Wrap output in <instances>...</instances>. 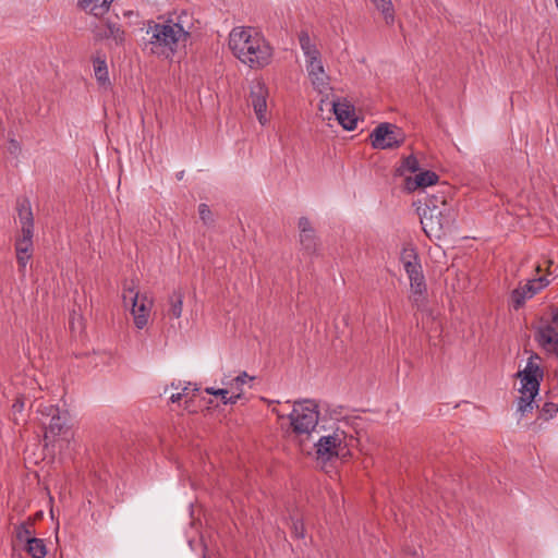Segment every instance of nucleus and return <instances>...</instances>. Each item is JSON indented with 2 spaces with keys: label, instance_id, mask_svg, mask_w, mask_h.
Here are the masks:
<instances>
[{
  "label": "nucleus",
  "instance_id": "3",
  "mask_svg": "<svg viewBox=\"0 0 558 558\" xmlns=\"http://www.w3.org/2000/svg\"><path fill=\"white\" fill-rule=\"evenodd\" d=\"M418 214L423 231L429 239H440L450 230L454 221V213L451 206L418 207Z\"/></svg>",
  "mask_w": 558,
  "mask_h": 558
},
{
  "label": "nucleus",
  "instance_id": "44",
  "mask_svg": "<svg viewBox=\"0 0 558 558\" xmlns=\"http://www.w3.org/2000/svg\"><path fill=\"white\" fill-rule=\"evenodd\" d=\"M272 412L276 413L278 415L279 418H283L284 415H281L277 409H272Z\"/></svg>",
  "mask_w": 558,
  "mask_h": 558
},
{
  "label": "nucleus",
  "instance_id": "25",
  "mask_svg": "<svg viewBox=\"0 0 558 558\" xmlns=\"http://www.w3.org/2000/svg\"><path fill=\"white\" fill-rule=\"evenodd\" d=\"M375 8L383 14L387 25L395 22V9L391 0H371Z\"/></svg>",
  "mask_w": 558,
  "mask_h": 558
},
{
  "label": "nucleus",
  "instance_id": "8",
  "mask_svg": "<svg viewBox=\"0 0 558 558\" xmlns=\"http://www.w3.org/2000/svg\"><path fill=\"white\" fill-rule=\"evenodd\" d=\"M549 284L546 276L529 280L525 284L518 287L511 292V302L515 311L521 308L527 299L533 298L542 289Z\"/></svg>",
  "mask_w": 558,
  "mask_h": 558
},
{
  "label": "nucleus",
  "instance_id": "17",
  "mask_svg": "<svg viewBox=\"0 0 558 558\" xmlns=\"http://www.w3.org/2000/svg\"><path fill=\"white\" fill-rule=\"evenodd\" d=\"M438 174L430 170H425L417 173L414 178L408 177L405 179V189L409 192H413L417 189H424L434 185L438 182Z\"/></svg>",
  "mask_w": 558,
  "mask_h": 558
},
{
  "label": "nucleus",
  "instance_id": "23",
  "mask_svg": "<svg viewBox=\"0 0 558 558\" xmlns=\"http://www.w3.org/2000/svg\"><path fill=\"white\" fill-rule=\"evenodd\" d=\"M184 293L179 289L174 290L168 298L167 315L171 318H180L183 311Z\"/></svg>",
  "mask_w": 558,
  "mask_h": 558
},
{
  "label": "nucleus",
  "instance_id": "13",
  "mask_svg": "<svg viewBox=\"0 0 558 558\" xmlns=\"http://www.w3.org/2000/svg\"><path fill=\"white\" fill-rule=\"evenodd\" d=\"M534 359H539V356L537 354L531 355L525 368L518 373L523 387L527 385L533 390L539 389V384L544 376L543 369L534 362Z\"/></svg>",
  "mask_w": 558,
  "mask_h": 558
},
{
  "label": "nucleus",
  "instance_id": "24",
  "mask_svg": "<svg viewBox=\"0 0 558 558\" xmlns=\"http://www.w3.org/2000/svg\"><path fill=\"white\" fill-rule=\"evenodd\" d=\"M299 43H300L301 49L303 50V52L306 57V60L315 59L316 57H320V52L316 48V46L312 43L307 31L300 32Z\"/></svg>",
  "mask_w": 558,
  "mask_h": 558
},
{
  "label": "nucleus",
  "instance_id": "22",
  "mask_svg": "<svg viewBox=\"0 0 558 558\" xmlns=\"http://www.w3.org/2000/svg\"><path fill=\"white\" fill-rule=\"evenodd\" d=\"M68 420V411H60L59 413H57V415H53V417L50 418V423L46 428V436L48 434L52 436L61 435L66 428Z\"/></svg>",
  "mask_w": 558,
  "mask_h": 558
},
{
  "label": "nucleus",
  "instance_id": "32",
  "mask_svg": "<svg viewBox=\"0 0 558 558\" xmlns=\"http://www.w3.org/2000/svg\"><path fill=\"white\" fill-rule=\"evenodd\" d=\"M400 260L403 264V267H407L408 263L414 264L420 259L416 250L413 246H407L403 247L400 253Z\"/></svg>",
  "mask_w": 558,
  "mask_h": 558
},
{
  "label": "nucleus",
  "instance_id": "4",
  "mask_svg": "<svg viewBox=\"0 0 558 558\" xmlns=\"http://www.w3.org/2000/svg\"><path fill=\"white\" fill-rule=\"evenodd\" d=\"M317 408L312 400L294 402L293 411L287 415L293 433L308 436L315 429L319 418Z\"/></svg>",
  "mask_w": 558,
  "mask_h": 558
},
{
  "label": "nucleus",
  "instance_id": "19",
  "mask_svg": "<svg viewBox=\"0 0 558 558\" xmlns=\"http://www.w3.org/2000/svg\"><path fill=\"white\" fill-rule=\"evenodd\" d=\"M539 389L533 390L530 386L523 387L521 384V388L519 389L521 396L518 399L517 411L521 413V415H525L527 413H532L535 404V397L537 396Z\"/></svg>",
  "mask_w": 558,
  "mask_h": 558
},
{
  "label": "nucleus",
  "instance_id": "39",
  "mask_svg": "<svg viewBox=\"0 0 558 558\" xmlns=\"http://www.w3.org/2000/svg\"><path fill=\"white\" fill-rule=\"evenodd\" d=\"M550 326L551 324L555 325L556 327H558V308L557 307H551L550 308Z\"/></svg>",
  "mask_w": 558,
  "mask_h": 558
},
{
  "label": "nucleus",
  "instance_id": "5",
  "mask_svg": "<svg viewBox=\"0 0 558 558\" xmlns=\"http://www.w3.org/2000/svg\"><path fill=\"white\" fill-rule=\"evenodd\" d=\"M315 452L318 460L330 461L332 458L344 457L348 452L347 436L343 430L337 428L331 435L322 436L315 444Z\"/></svg>",
  "mask_w": 558,
  "mask_h": 558
},
{
  "label": "nucleus",
  "instance_id": "9",
  "mask_svg": "<svg viewBox=\"0 0 558 558\" xmlns=\"http://www.w3.org/2000/svg\"><path fill=\"white\" fill-rule=\"evenodd\" d=\"M267 97L268 89L263 82H256L251 86L250 102L255 111L257 120L263 125L268 121L266 117Z\"/></svg>",
  "mask_w": 558,
  "mask_h": 558
},
{
  "label": "nucleus",
  "instance_id": "27",
  "mask_svg": "<svg viewBox=\"0 0 558 558\" xmlns=\"http://www.w3.org/2000/svg\"><path fill=\"white\" fill-rule=\"evenodd\" d=\"M442 189L444 190L437 192V194L428 195L425 198L424 206L422 208H432L433 205H435L436 207L450 206L447 202V195H446V191H445V190H448L449 187L446 184H444Z\"/></svg>",
  "mask_w": 558,
  "mask_h": 558
},
{
  "label": "nucleus",
  "instance_id": "38",
  "mask_svg": "<svg viewBox=\"0 0 558 558\" xmlns=\"http://www.w3.org/2000/svg\"><path fill=\"white\" fill-rule=\"evenodd\" d=\"M199 218L204 221V223H208L211 221V210L208 205L201 204L198 206Z\"/></svg>",
  "mask_w": 558,
  "mask_h": 558
},
{
  "label": "nucleus",
  "instance_id": "2",
  "mask_svg": "<svg viewBox=\"0 0 558 558\" xmlns=\"http://www.w3.org/2000/svg\"><path fill=\"white\" fill-rule=\"evenodd\" d=\"M146 34L149 36L146 48L151 54L165 59H171L180 47L185 46L190 38V33L172 20L162 23H149Z\"/></svg>",
  "mask_w": 558,
  "mask_h": 558
},
{
  "label": "nucleus",
  "instance_id": "43",
  "mask_svg": "<svg viewBox=\"0 0 558 558\" xmlns=\"http://www.w3.org/2000/svg\"><path fill=\"white\" fill-rule=\"evenodd\" d=\"M171 387L174 389H180L182 388V383L180 380L178 383H171Z\"/></svg>",
  "mask_w": 558,
  "mask_h": 558
},
{
  "label": "nucleus",
  "instance_id": "29",
  "mask_svg": "<svg viewBox=\"0 0 558 558\" xmlns=\"http://www.w3.org/2000/svg\"><path fill=\"white\" fill-rule=\"evenodd\" d=\"M205 392L220 398L221 402L223 404H234L239 399H241L240 392L233 393L230 397H228V395L230 392L229 389H215V388L208 387L205 389Z\"/></svg>",
  "mask_w": 558,
  "mask_h": 558
},
{
  "label": "nucleus",
  "instance_id": "6",
  "mask_svg": "<svg viewBox=\"0 0 558 558\" xmlns=\"http://www.w3.org/2000/svg\"><path fill=\"white\" fill-rule=\"evenodd\" d=\"M369 138L375 149H395L404 143L405 136L397 125L384 122L372 131Z\"/></svg>",
  "mask_w": 558,
  "mask_h": 558
},
{
  "label": "nucleus",
  "instance_id": "30",
  "mask_svg": "<svg viewBox=\"0 0 558 558\" xmlns=\"http://www.w3.org/2000/svg\"><path fill=\"white\" fill-rule=\"evenodd\" d=\"M538 409V420L543 421H549L550 418L555 417V415L558 413V404L546 401L542 405H536Z\"/></svg>",
  "mask_w": 558,
  "mask_h": 558
},
{
  "label": "nucleus",
  "instance_id": "20",
  "mask_svg": "<svg viewBox=\"0 0 558 558\" xmlns=\"http://www.w3.org/2000/svg\"><path fill=\"white\" fill-rule=\"evenodd\" d=\"M112 2L113 0H78L77 7L95 17H102L109 11Z\"/></svg>",
  "mask_w": 558,
  "mask_h": 558
},
{
  "label": "nucleus",
  "instance_id": "37",
  "mask_svg": "<svg viewBox=\"0 0 558 558\" xmlns=\"http://www.w3.org/2000/svg\"><path fill=\"white\" fill-rule=\"evenodd\" d=\"M181 389H182V393H184L185 398L189 397L191 390L193 391V396L195 395V392H197L199 390L197 385L196 384H192V383H185V385L182 386ZM191 402H192V398L185 399V409H190Z\"/></svg>",
  "mask_w": 558,
  "mask_h": 558
},
{
  "label": "nucleus",
  "instance_id": "10",
  "mask_svg": "<svg viewBox=\"0 0 558 558\" xmlns=\"http://www.w3.org/2000/svg\"><path fill=\"white\" fill-rule=\"evenodd\" d=\"M33 236L34 231H21V233L15 238L14 248L20 271L25 270L28 260L33 256Z\"/></svg>",
  "mask_w": 558,
  "mask_h": 558
},
{
  "label": "nucleus",
  "instance_id": "15",
  "mask_svg": "<svg viewBox=\"0 0 558 558\" xmlns=\"http://www.w3.org/2000/svg\"><path fill=\"white\" fill-rule=\"evenodd\" d=\"M332 109L338 122L348 131L356 128V118L351 106L341 102H332Z\"/></svg>",
  "mask_w": 558,
  "mask_h": 558
},
{
  "label": "nucleus",
  "instance_id": "40",
  "mask_svg": "<svg viewBox=\"0 0 558 558\" xmlns=\"http://www.w3.org/2000/svg\"><path fill=\"white\" fill-rule=\"evenodd\" d=\"M184 397V393L182 392H178V393H173L171 397H170V401L171 402H179L180 400H182Z\"/></svg>",
  "mask_w": 558,
  "mask_h": 558
},
{
  "label": "nucleus",
  "instance_id": "45",
  "mask_svg": "<svg viewBox=\"0 0 558 558\" xmlns=\"http://www.w3.org/2000/svg\"><path fill=\"white\" fill-rule=\"evenodd\" d=\"M541 270H542V268H541V266L538 265V266L536 267V271H537V272H539Z\"/></svg>",
  "mask_w": 558,
  "mask_h": 558
},
{
  "label": "nucleus",
  "instance_id": "21",
  "mask_svg": "<svg viewBox=\"0 0 558 558\" xmlns=\"http://www.w3.org/2000/svg\"><path fill=\"white\" fill-rule=\"evenodd\" d=\"M410 287L412 292L410 300L413 306H415L420 311L424 310L427 296L425 277L421 278V280H411Z\"/></svg>",
  "mask_w": 558,
  "mask_h": 558
},
{
  "label": "nucleus",
  "instance_id": "34",
  "mask_svg": "<svg viewBox=\"0 0 558 558\" xmlns=\"http://www.w3.org/2000/svg\"><path fill=\"white\" fill-rule=\"evenodd\" d=\"M248 378V375L243 372L242 374L238 375L235 378L231 380L230 385V392L238 393L240 392L242 395V386L246 383V379ZM252 379V377H250Z\"/></svg>",
  "mask_w": 558,
  "mask_h": 558
},
{
  "label": "nucleus",
  "instance_id": "36",
  "mask_svg": "<svg viewBox=\"0 0 558 558\" xmlns=\"http://www.w3.org/2000/svg\"><path fill=\"white\" fill-rule=\"evenodd\" d=\"M43 416L47 417H53V415H57L61 410L58 405L53 404H43L40 403L37 410Z\"/></svg>",
  "mask_w": 558,
  "mask_h": 558
},
{
  "label": "nucleus",
  "instance_id": "33",
  "mask_svg": "<svg viewBox=\"0 0 558 558\" xmlns=\"http://www.w3.org/2000/svg\"><path fill=\"white\" fill-rule=\"evenodd\" d=\"M404 270H405L410 281L411 280H421V278H424L422 265H421L420 260L414 264L408 263L407 267H404Z\"/></svg>",
  "mask_w": 558,
  "mask_h": 558
},
{
  "label": "nucleus",
  "instance_id": "35",
  "mask_svg": "<svg viewBox=\"0 0 558 558\" xmlns=\"http://www.w3.org/2000/svg\"><path fill=\"white\" fill-rule=\"evenodd\" d=\"M291 530H292V534L294 537H296V538L305 537V527H304V523L301 519H299V518L292 519Z\"/></svg>",
  "mask_w": 558,
  "mask_h": 558
},
{
  "label": "nucleus",
  "instance_id": "7",
  "mask_svg": "<svg viewBox=\"0 0 558 558\" xmlns=\"http://www.w3.org/2000/svg\"><path fill=\"white\" fill-rule=\"evenodd\" d=\"M123 300L125 303H132V315L134 324L138 329H143L148 322V314L151 306V301L146 295H140L133 289H124Z\"/></svg>",
  "mask_w": 558,
  "mask_h": 558
},
{
  "label": "nucleus",
  "instance_id": "28",
  "mask_svg": "<svg viewBox=\"0 0 558 558\" xmlns=\"http://www.w3.org/2000/svg\"><path fill=\"white\" fill-rule=\"evenodd\" d=\"M34 533V521L28 518L26 521L15 526V536L17 541L27 543V539H32Z\"/></svg>",
  "mask_w": 558,
  "mask_h": 558
},
{
  "label": "nucleus",
  "instance_id": "41",
  "mask_svg": "<svg viewBox=\"0 0 558 558\" xmlns=\"http://www.w3.org/2000/svg\"><path fill=\"white\" fill-rule=\"evenodd\" d=\"M10 143L12 145V148H14V151L20 149L19 143L15 140H11ZM11 153H13V150H11Z\"/></svg>",
  "mask_w": 558,
  "mask_h": 558
},
{
  "label": "nucleus",
  "instance_id": "26",
  "mask_svg": "<svg viewBox=\"0 0 558 558\" xmlns=\"http://www.w3.org/2000/svg\"><path fill=\"white\" fill-rule=\"evenodd\" d=\"M25 549L32 558H44L47 554L44 539L37 537L27 539Z\"/></svg>",
  "mask_w": 558,
  "mask_h": 558
},
{
  "label": "nucleus",
  "instance_id": "14",
  "mask_svg": "<svg viewBox=\"0 0 558 558\" xmlns=\"http://www.w3.org/2000/svg\"><path fill=\"white\" fill-rule=\"evenodd\" d=\"M306 70L313 86L319 92L324 93L328 89V76L325 73L324 65L320 57L306 60Z\"/></svg>",
  "mask_w": 558,
  "mask_h": 558
},
{
  "label": "nucleus",
  "instance_id": "16",
  "mask_svg": "<svg viewBox=\"0 0 558 558\" xmlns=\"http://www.w3.org/2000/svg\"><path fill=\"white\" fill-rule=\"evenodd\" d=\"M16 211L21 223V231H34V215L27 197L16 199Z\"/></svg>",
  "mask_w": 558,
  "mask_h": 558
},
{
  "label": "nucleus",
  "instance_id": "11",
  "mask_svg": "<svg viewBox=\"0 0 558 558\" xmlns=\"http://www.w3.org/2000/svg\"><path fill=\"white\" fill-rule=\"evenodd\" d=\"M92 32L96 41L112 39L118 46H122L125 41L124 29L113 22L107 21L105 25H96Z\"/></svg>",
  "mask_w": 558,
  "mask_h": 558
},
{
  "label": "nucleus",
  "instance_id": "46",
  "mask_svg": "<svg viewBox=\"0 0 558 558\" xmlns=\"http://www.w3.org/2000/svg\"><path fill=\"white\" fill-rule=\"evenodd\" d=\"M182 175H183V172H180V173L178 174V178H179V179H182Z\"/></svg>",
  "mask_w": 558,
  "mask_h": 558
},
{
  "label": "nucleus",
  "instance_id": "47",
  "mask_svg": "<svg viewBox=\"0 0 558 558\" xmlns=\"http://www.w3.org/2000/svg\"><path fill=\"white\" fill-rule=\"evenodd\" d=\"M204 558H206V556H204Z\"/></svg>",
  "mask_w": 558,
  "mask_h": 558
},
{
  "label": "nucleus",
  "instance_id": "42",
  "mask_svg": "<svg viewBox=\"0 0 558 558\" xmlns=\"http://www.w3.org/2000/svg\"><path fill=\"white\" fill-rule=\"evenodd\" d=\"M13 408L17 409V410H21L23 408V402L17 399L15 401V403L13 404Z\"/></svg>",
  "mask_w": 558,
  "mask_h": 558
},
{
  "label": "nucleus",
  "instance_id": "12",
  "mask_svg": "<svg viewBox=\"0 0 558 558\" xmlns=\"http://www.w3.org/2000/svg\"><path fill=\"white\" fill-rule=\"evenodd\" d=\"M300 229V244L302 250L308 255H314L318 250V239L315 234V230L311 226L307 217H301L299 219Z\"/></svg>",
  "mask_w": 558,
  "mask_h": 558
},
{
  "label": "nucleus",
  "instance_id": "1",
  "mask_svg": "<svg viewBox=\"0 0 558 558\" xmlns=\"http://www.w3.org/2000/svg\"><path fill=\"white\" fill-rule=\"evenodd\" d=\"M232 53L251 69H262L272 59V48L254 27H234L229 35Z\"/></svg>",
  "mask_w": 558,
  "mask_h": 558
},
{
  "label": "nucleus",
  "instance_id": "31",
  "mask_svg": "<svg viewBox=\"0 0 558 558\" xmlns=\"http://www.w3.org/2000/svg\"><path fill=\"white\" fill-rule=\"evenodd\" d=\"M420 170V163L415 156L410 155L402 159L400 167L397 169L398 174L403 175L405 172H416Z\"/></svg>",
  "mask_w": 558,
  "mask_h": 558
},
{
  "label": "nucleus",
  "instance_id": "18",
  "mask_svg": "<svg viewBox=\"0 0 558 558\" xmlns=\"http://www.w3.org/2000/svg\"><path fill=\"white\" fill-rule=\"evenodd\" d=\"M93 68H94V74L95 78L99 86L101 87H109L111 85L109 74H108V66L106 57L100 51H97L93 58Z\"/></svg>",
  "mask_w": 558,
  "mask_h": 558
}]
</instances>
